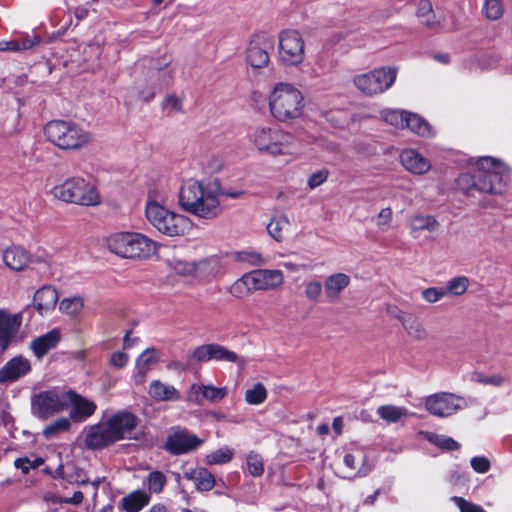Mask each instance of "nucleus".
I'll list each match as a JSON object with an SVG mask.
<instances>
[{
	"mask_svg": "<svg viewBox=\"0 0 512 512\" xmlns=\"http://www.w3.org/2000/svg\"><path fill=\"white\" fill-rule=\"evenodd\" d=\"M472 167L473 173H462L457 178V185L463 192L502 195L506 191L511 169L501 159L482 156L472 161Z\"/></svg>",
	"mask_w": 512,
	"mask_h": 512,
	"instance_id": "nucleus-1",
	"label": "nucleus"
},
{
	"mask_svg": "<svg viewBox=\"0 0 512 512\" xmlns=\"http://www.w3.org/2000/svg\"><path fill=\"white\" fill-rule=\"evenodd\" d=\"M167 193L162 186L147 189L144 214L147 222L160 234L175 238L187 235L193 227L192 220L167 207Z\"/></svg>",
	"mask_w": 512,
	"mask_h": 512,
	"instance_id": "nucleus-2",
	"label": "nucleus"
},
{
	"mask_svg": "<svg viewBox=\"0 0 512 512\" xmlns=\"http://www.w3.org/2000/svg\"><path fill=\"white\" fill-rule=\"evenodd\" d=\"M178 205L199 219H215L223 211L219 185L216 182L188 179L180 186Z\"/></svg>",
	"mask_w": 512,
	"mask_h": 512,
	"instance_id": "nucleus-3",
	"label": "nucleus"
},
{
	"mask_svg": "<svg viewBox=\"0 0 512 512\" xmlns=\"http://www.w3.org/2000/svg\"><path fill=\"white\" fill-rule=\"evenodd\" d=\"M248 140L253 148L262 155L272 158L297 159L300 149L295 136L276 125L259 124L251 128Z\"/></svg>",
	"mask_w": 512,
	"mask_h": 512,
	"instance_id": "nucleus-4",
	"label": "nucleus"
},
{
	"mask_svg": "<svg viewBox=\"0 0 512 512\" xmlns=\"http://www.w3.org/2000/svg\"><path fill=\"white\" fill-rule=\"evenodd\" d=\"M139 425L136 415L120 411L103 418L98 424L85 430V444L91 449L102 448L111 443L135 437Z\"/></svg>",
	"mask_w": 512,
	"mask_h": 512,
	"instance_id": "nucleus-5",
	"label": "nucleus"
},
{
	"mask_svg": "<svg viewBox=\"0 0 512 512\" xmlns=\"http://www.w3.org/2000/svg\"><path fill=\"white\" fill-rule=\"evenodd\" d=\"M266 100L270 115L279 123L291 124L304 115V94L291 82L274 83L268 91Z\"/></svg>",
	"mask_w": 512,
	"mask_h": 512,
	"instance_id": "nucleus-6",
	"label": "nucleus"
},
{
	"mask_svg": "<svg viewBox=\"0 0 512 512\" xmlns=\"http://www.w3.org/2000/svg\"><path fill=\"white\" fill-rule=\"evenodd\" d=\"M107 247L121 258L142 260L156 255L159 245L143 233L124 231L111 234L107 238Z\"/></svg>",
	"mask_w": 512,
	"mask_h": 512,
	"instance_id": "nucleus-7",
	"label": "nucleus"
},
{
	"mask_svg": "<svg viewBox=\"0 0 512 512\" xmlns=\"http://www.w3.org/2000/svg\"><path fill=\"white\" fill-rule=\"evenodd\" d=\"M46 139L63 151H78L92 140L89 131L72 121L52 120L44 127Z\"/></svg>",
	"mask_w": 512,
	"mask_h": 512,
	"instance_id": "nucleus-8",
	"label": "nucleus"
},
{
	"mask_svg": "<svg viewBox=\"0 0 512 512\" xmlns=\"http://www.w3.org/2000/svg\"><path fill=\"white\" fill-rule=\"evenodd\" d=\"M53 197L82 206H97L101 197L96 187L82 177H71L51 189Z\"/></svg>",
	"mask_w": 512,
	"mask_h": 512,
	"instance_id": "nucleus-9",
	"label": "nucleus"
},
{
	"mask_svg": "<svg viewBox=\"0 0 512 512\" xmlns=\"http://www.w3.org/2000/svg\"><path fill=\"white\" fill-rule=\"evenodd\" d=\"M284 276L280 270L259 269L244 274L229 288L230 294L235 298H244L257 290H273L283 284Z\"/></svg>",
	"mask_w": 512,
	"mask_h": 512,
	"instance_id": "nucleus-10",
	"label": "nucleus"
},
{
	"mask_svg": "<svg viewBox=\"0 0 512 512\" xmlns=\"http://www.w3.org/2000/svg\"><path fill=\"white\" fill-rule=\"evenodd\" d=\"M396 66H380L353 77V84L362 94L374 97L388 91L396 82Z\"/></svg>",
	"mask_w": 512,
	"mask_h": 512,
	"instance_id": "nucleus-11",
	"label": "nucleus"
},
{
	"mask_svg": "<svg viewBox=\"0 0 512 512\" xmlns=\"http://www.w3.org/2000/svg\"><path fill=\"white\" fill-rule=\"evenodd\" d=\"M278 61L288 68L302 65L306 59V44L303 35L295 29L282 30L278 35Z\"/></svg>",
	"mask_w": 512,
	"mask_h": 512,
	"instance_id": "nucleus-12",
	"label": "nucleus"
},
{
	"mask_svg": "<svg viewBox=\"0 0 512 512\" xmlns=\"http://www.w3.org/2000/svg\"><path fill=\"white\" fill-rule=\"evenodd\" d=\"M67 390L53 387L31 396V413L40 420H48L66 411Z\"/></svg>",
	"mask_w": 512,
	"mask_h": 512,
	"instance_id": "nucleus-13",
	"label": "nucleus"
},
{
	"mask_svg": "<svg viewBox=\"0 0 512 512\" xmlns=\"http://www.w3.org/2000/svg\"><path fill=\"white\" fill-rule=\"evenodd\" d=\"M466 400L458 395L439 392L424 399L426 410L437 417H448L466 407Z\"/></svg>",
	"mask_w": 512,
	"mask_h": 512,
	"instance_id": "nucleus-14",
	"label": "nucleus"
},
{
	"mask_svg": "<svg viewBox=\"0 0 512 512\" xmlns=\"http://www.w3.org/2000/svg\"><path fill=\"white\" fill-rule=\"evenodd\" d=\"M274 42L270 36L262 33L254 35L248 42L245 50L246 63L255 69L264 68L269 63V52Z\"/></svg>",
	"mask_w": 512,
	"mask_h": 512,
	"instance_id": "nucleus-15",
	"label": "nucleus"
},
{
	"mask_svg": "<svg viewBox=\"0 0 512 512\" xmlns=\"http://www.w3.org/2000/svg\"><path fill=\"white\" fill-rule=\"evenodd\" d=\"M22 325V313H10L0 309V349L6 350L12 343L21 341L19 337Z\"/></svg>",
	"mask_w": 512,
	"mask_h": 512,
	"instance_id": "nucleus-16",
	"label": "nucleus"
},
{
	"mask_svg": "<svg viewBox=\"0 0 512 512\" xmlns=\"http://www.w3.org/2000/svg\"><path fill=\"white\" fill-rule=\"evenodd\" d=\"M67 396L66 410L69 411L68 418L72 422H84L95 413L97 405L94 401L76 393L73 390H67Z\"/></svg>",
	"mask_w": 512,
	"mask_h": 512,
	"instance_id": "nucleus-17",
	"label": "nucleus"
},
{
	"mask_svg": "<svg viewBox=\"0 0 512 512\" xmlns=\"http://www.w3.org/2000/svg\"><path fill=\"white\" fill-rule=\"evenodd\" d=\"M399 162L405 171L415 176L426 175L432 169L431 161L415 148L402 149Z\"/></svg>",
	"mask_w": 512,
	"mask_h": 512,
	"instance_id": "nucleus-18",
	"label": "nucleus"
},
{
	"mask_svg": "<svg viewBox=\"0 0 512 512\" xmlns=\"http://www.w3.org/2000/svg\"><path fill=\"white\" fill-rule=\"evenodd\" d=\"M203 443L204 439H200L197 435L186 430H181L168 436L165 448L170 453L178 455L196 450Z\"/></svg>",
	"mask_w": 512,
	"mask_h": 512,
	"instance_id": "nucleus-19",
	"label": "nucleus"
},
{
	"mask_svg": "<svg viewBox=\"0 0 512 512\" xmlns=\"http://www.w3.org/2000/svg\"><path fill=\"white\" fill-rule=\"evenodd\" d=\"M32 370L31 360L23 355L9 359L0 368V383H13L27 376Z\"/></svg>",
	"mask_w": 512,
	"mask_h": 512,
	"instance_id": "nucleus-20",
	"label": "nucleus"
},
{
	"mask_svg": "<svg viewBox=\"0 0 512 512\" xmlns=\"http://www.w3.org/2000/svg\"><path fill=\"white\" fill-rule=\"evenodd\" d=\"M191 360L207 362L211 360L237 363L239 357L233 351L218 344H208L197 347L191 354Z\"/></svg>",
	"mask_w": 512,
	"mask_h": 512,
	"instance_id": "nucleus-21",
	"label": "nucleus"
},
{
	"mask_svg": "<svg viewBox=\"0 0 512 512\" xmlns=\"http://www.w3.org/2000/svg\"><path fill=\"white\" fill-rule=\"evenodd\" d=\"M227 394L228 389L225 386L192 384L187 392L186 400L196 404H199L202 399L214 402L223 399Z\"/></svg>",
	"mask_w": 512,
	"mask_h": 512,
	"instance_id": "nucleus-22",
	"label": "nucleus"
},
{
	"mask_svg": "<svg viewBox=\"0 0 512 512\" xmlns=\"http://www.w3.org/2000/svg\"><path fill=\"white\" fill-rule=\"evenodd\" d=\"M350 283V276L343 272H337L327 276L324 281V293L327 301H338L342 292L350 285Z\"/></svg>",
	"mask_w": 512,
	"mask_h": 512,
	"instance_id": "nucleus-23",
	"label": "nucleus"
},
{
	"mask_svg": "<svg viewBox=\"0 0 512 512\" xmlns=\"http://www.w3.org/2000/svg\"><path fill=\"white\" fill-rule=\"evenodd\" d=\"M58 301V292L51 285H45L38 289L34 294V307L40 315L49 314L56 306Z\"/></svg>",
	"mask_w": 512,
	"mask_h": 512,
	"instance_id": "nucleus-24",
	"label": "nucleus"
},
{
	"mask_svg": "<svg viewBox=\"0 0 512 512\" xmlns=\"http://www.w3.org/2000/svg\"><path fill=\"white\" fill-rule=\"evenodd\" d=\"M61 340V333L54 328L47 333L35 338L30 343V349L37 359H41L48 351L55 348Z\"/></svg>",
	"mask_w": 512,
	"mask_h": 512,
	"instance_id": "nucleus-25",
	"label": "nucleus"
},
{
	"mask_svg": "<svg viewBox=\"0 0 512 512\" xmlns=\"http://www.w3.org/2000/svg\"><path fill=\"white\" fill-rule=\"evenodd\" d=\"M3 261L9 269L13 271H22L30 263L31 256L24 248L11 246L3 252Z\"/></svg>",
	"mask_w": 512,
	"mask_h": 512,
	"instance_id": "nucleus-26",
	"label": "nucleus"
},
{
	"mask_svg": "<svg viewBox=\"0 0 512 512\" xmlns=\"http://www.w3.org/2000/svg\"><path fill=\"white\" fill-rule=\"evenodd\" d=\"M290 227V217L287 213L282 211L275 212L266 225L269 236L277 242L283 240L285 234L289 232Z\"/></svg>",
	"mask_w": 512,
	"mask_h": 512,
	"instance_id": "nucleus-27",
	"label": "nucleus"
},
{
	"mask_svg": "<svg viewBox=\"0 0 512 512\" xmlns=\"http://www.w3.org/2000/svg\"><path fill=\"white\" fill-rule=\"evenodd\" d=\"M184 477L193 481L197 490L200 491H209L215 485V478L213 474L203 467L185 470Z\"/></svg>",
	"mask_w": 512,
	"mask_h": 512,
	"instance_id": "nucleus-28",
	"label": "nucleus"
},
{
	"mask_svg": "<svg viewBox=\"0 0 512 512\" xmlns=\"http://www.w3.org/2000/svg\"><path fill=\"white\" fill-rule=\"evenodd\" d=\"M149 395L156 401H178L180 392L172 385L154 380L149 385Z\"/></svg>",
	"mask_w": 512,
	"mask_h": 512,
	"instance_id": "nucleus-29",
	"label": "nucleus"
},
{
	"mask_svg": "<svg viewBox=\"0 0 512 512\" xmlns=\"http://www.w3.org/2000/svg\"><path fill=\"white\" fill-rule=\"evenodd\" d=\"M159 359V352L154 348H147L143 351L136 360V374L135 381L142 382L145 374L150 370L151 365L156 363Z\"/></svg>",
	"mask_w": 512,
	"mask_h": 512,
	"instance_id": "nucleus-30",
	"label": "nucleus"
},
{
	"mask_svg": "<svg viewBox=\"0 0 512 512\" xmlns=\"http://www.w3.org/2000/svg\"><path fill=\"white\" fill-rule=\"evenodd\" d=\"M405 128L424 138L432 137L435 134L432 126L424 118L412 112H408Z\"/></svg>",
	"mask_w": 512,
	"mask_h": 512,
	"instance_id": "nucleus-31",
	"label": "nucleus"
},
{
	"mask_svg": "<svg viewBox=\"0 0 512 512\" xmlns=\"http://www.w3.org/2000/svg\"><path fill=\"white\" fill-rule=\"evenodd\" d=\"M407 225L410 232L416 234L421 231L433 232L438 228L439 223L431 215L415 214L409 218Z\"/></svg>",
	"mask_w": 512,
	"mask_h": 512,
	"instance_id": "nucleus-32",
	"label": "nucleus"
},
{
	"mask_svg": "<svg viewBox=\"0 0 512 512\" xmlns=\"http://www.w3.org/2000/svg\"><path fill=\"white\" fill-rule=\"evenodd\" d=\"M365 462L366 455L360 448H356L344 456L345 465L348 468L355 470L360 476L366 475L371 470V466L366 465Z\"/></svg>",
	"mask_w": 512,
	"mask_h": 512,
	"instance_id": "nucleus-33",
	"label": "nucleus"
},
{
	"mask_svg": "<svg viewBox=\"0 0 512 512\" xmlns=\"http://www.w3.org/2000/svg\"><path fill=\"white\" fill-rule=\"evenodd\" d=\"M149 501L150 496L146 492L135 490L122 498V507L126 512H139Z\"/></svg>",
	"mask_w": 512,
	"mask_h": 512,
	"instance_id": "nucleus-34",
	"label": "nucleus"
},
{
	"mask_svg": "<svg viewBox=\"0 0 512 512\" xmlns=\"http://www.w3.org/2000/svg\"><path fill=\"white\" fill-rule=\"evenodd\" d=\"M72 426V421L68 417H60L45 426L42 435L46 440L57 438L60 434L68 432Z\"/></svg>",
	"mask_w": 512,
	"mask_h": 512,
	"instance_id": "nucleus-35",
	"label": "nucleus"
},
{
	"mask_svg": "<svg viewBox=\"0 0 512 512\" xmlns=\"http://www.w3.org/2000/svg\"><path fill=\"white\" fill-rule=\"evenodd\" d=\"M408 112L402 109L385 108L380 111V117L388 125L397 129H404Z\"/></svg>",
	"mask_w": 512,
	"mask_h": 512,
	"instance_id": "nucleus-36",
	"label": "nucleus"
},
{
	"mask_svg": "<svg viewBox=\"0 0 512 512\" xmlns=\"http://www.w3.org/2000/svg\"><path fill=\"white\" fill-rule=\"evenodd\" d=\"M235 451L229 446H221L206 454L204 461L207 465H223L229 463L234 457Z\"/></svg>",
	"mask_w": 512,
	"mask_h": 512,
	"instance_id": "nucleus-37",
	"label": "nucleus"
},
{
	"mask_svg": "<svg viewBox=\"0 0 512 512\" xmlns=\"http://www.w3.org/2000/svg\"><path fill=\"white\" fill-rule=\"evenodd\" d=\"M84 306L83 299L80 296L63 298L59 303V311L71 318H76Z\"/></svg>",
	"mask_w": 512,
	"mask_h": 512,
	"instance_id": "nucleus-38",
	"label": "nucleus"
},
{
	"mask_svg": "<svg viewBox=\"0 0 512 512\" xmlns=\"http://www.w3.org/2000/svg\"><path fill=\"white\" fill-rule=\"evenodd\" d=\"M417 15L422 24L428 28L434 29L440 25V20L433 12L432 4L427 0H423L419 3Z\"/></svg>",
	"mask_w": 512,
	"mask_h": 512,
	"instance_id": "nucleus-39",
	"label": "nucleus"
},
{
	"mask_svg": "<svg viewBox=\"0 0 512 512\" xmlns=\"http://www.w3.org/2000/svg\"><path fill=\"white\" fill-rule=\"evenodd\" d=\"M470 285V280L466 276H456L449 279L444 288L446 296H461L463 295Z\"/></svg>",
	"mask_w": 512,
	"mask_h": 512,
	"instance_id": "nucleus-40",
	"label": "nucleus"
},
{
	"mask_svg": "<svg viewBox=\"0 0 512 512\" xmlns=\"http://www.w3.org/2000/svg\"><path fill=\"white\" fill-rule=\"evenodd\" d=\"M481 12L490 21L500 19L504 14L503 0H484Z\"/></svg>",
	"mask_w": 512,
	"mask_h": 512,
	"instance_id": "nucleus-41",
	"label": "nucleus"
},
{
	"mask_svg": "<svg viewBox=\"0 0 512 512\" xmlns=\"http://www.w3.org/2000/svg\"><path fill=\"white\" fill-rule=\"evenodd\" d=\"M266 398L267 390L260 382L245 391V401L250 405H260L265 402Z\"/></svg>",
	"mask_w": 512,
	"mask_h": 512,
	"instance_id": "nucleus-42",
	"label": "nucleus"
},
{
	"mask_svg": "<svg viewBox=\"0 0 512 512\" xmlns=\"http://www.w3.org/2000/svg\"><path fill=\"white\" fill-rule=\"evenodd\" d=\"M377 412L382 419L388 422H396L407 414L405 408L394 405L380 406Z\"/></svg>",
	"mask_w": 512,
	"mask_h": 512,
	"instance_id": "nucleus-43",
	"label": "nucleus"
},
{
	"mask_svg": "<svg viewBox=\"0 0 512 512\" xmlns=\"http://www.w3.org/2000/svg\"><path fill=\"white\" fill-rule=\"evenodd\" d=\"M426 438L429 442L435 446L445 450H457L459 449V443L451 437L439 435L435 433H427Z\"/></svg>",
	"mask_w": 512,
	"mask_h": 512,
	"instance_id": "nucleus-44",
	"label": "nucleus"
},
{
	"mask_svg": "<svg viewBox=\"0 0 512 512\" xmlns=\"http://www.w3.org/2000/svg\"><path fill=\"white\" fill-rule=\"evenodd\" d=\"M166 483V476L160 471H153L148 474L144 485L151 493H160Z\"/></svg>",
	"mask_w": 512,
	"mask_h": 512,
	"instance_id": "nucleus-45",
	"label": "nucleus"
},
{
	"mask_svg": "<svg viewBox=\"0 0 512 512\" xmlns=\"http://www.w3.org/2000/svg\"><path fill=\"white\" fill-rule=\"evenodd\" d=\"M324 285L319 280L312 279L305 283L304 295L307 300L318 303L320 301Z\"/></svg>",
	"mask_w": 512,
	"mask_h": 512,
	"instance_id": "nucleus-46",
	"label": "nucleus"
},
{
	"mask_svg": "<svg viewBox=\"0 0 512 512\" xmlns=\"http://www.w3.org/2000/svg\"><path fill=\"white\" fill-rule=\"evenodd\" d=\"M246 462L248 471L252 476L258 477L263 474L264 463L260 455L254 452H250L247 455Z\"/></svg>",
	"mask_w": 512,
	"mask_h": 512,
	"instance_id": "nucleus-47",
	"label": "nucleus"
},
{
	"mask_svg": "<svg viewBox=\"0 0 512 512\" xmlns=\"http://www.w3.org/2000/svg\"><path fill=\"white\" fill-rule=\"evenodd\" d=\"M393 219V211L390 207L382 208L375 217V224L377 228L385 232L391 227Z\"/></svg>",
	"mask_w": 512,
	"mask_h": 512,
	"instance_id": "nucleus-48",
	"label": "nucleus"
},
{
	"mask_svg": "<svg viewBox=\"0 0 512 512\" xmlns=\"http://www.w3.org/2000/svg\"><path fill=\"white\" fill-rule=\"evenodd\" d=\"M422 298L429 304H434L446 296L443 287H428L421 291Z\"/></svg>",
	"mask_w": 512,
	"mask_h": 512,
	"instance_id": "nucleus-49",
	"label": "nucleus"
},
{
	"mask_svg": "<svg viewBox=\"0 0 512 512\" xmlns=\"http://www.w3.org/2000/svg\"><path fill=\"white\" fill-rule=\"evenodd\" d=\"M451 501L454 502L460 512H486L480 505L470 502L463 497L453 496Z\"/></svg>",
	"mask_w": 512,
	"mask_h": 512,
	"instance_id": "nucleus-50",
	"label": "nucleus"
},
{
	"mask_svg": "<svg viewBox=\"0 0 512 512\" xmlns=\"http://www.w3.org/2000/svg\"><path fill=\"white\" fill-rule=\"evenodd\" d=\"M43 462V459L40 457H34L33 459L24 457L16 459L14 465L16 468L21 469L22 472L26 474L31 468H37L42 465Z\"/></svg>",
	"mask_w": 512,
	"mask_h": 512,
	"instance_id": "nucleus-51",
	"label": "nucleus"
},
{
	"mask_svg": "<svg viewBox=\"0 0 512 512\" xmlns=\"http://www.w3.org/2000/svg\"><path fill=\"white\" fill-rule=\"evenodd\" d=\"M470 466L476 473L484 474L490 470L491 462L485 456H475L471 458Z\"/></svg>",
	"mask_w": 512,
	"mask_h": 512,
	"instance_id": "nucleus-52",
	"label": "nucleus"
},
{
	"mask_svg": "<svg viewBox=\"0 0 512 512\" xmlns=\"http://www.w3.org/2000/svg\"><path fill=\"white\" fill-rule=\"evenodd\" d=\"M163 108L169 113V114H176L182 111V98L170 95L167 96L165 101L163 102Z\"/></svg>",
	"mask_w": 512,
	"mask_h": 512,
	"instance_id": "nucleus-53",
	"label": "nucleus"
},
{
	"mask_svg": "<svg viewBox=\"0 0 512 512\" xmlns=\"http://www.w3.org/2000/svg\"><path fill=\"white\" fill-rule=\"evenodd\" d=\"M329 171L327 169H321L311 174L308 179V186L310 189H315L325 183L328 179Z\"/></svg>",
	"mask_w": 512,
	"mask_h": 512,
	"instance_id": "nucleus-54",
	"label": "nucleus"
},
{
	"mask_svg": "<svg viewBox=\"0 0 512 512\" xmlns=\"http://www.w3.org/2000/svg\"><path fill=\"white\" fill-rule=\"evenodd\" d=\"M240 259L254 266L265 264L264 257L257 251H246L240 254Z\"/></svg>",
	"mask_w": 512,
	"mask_h": 512,
	"instance_id": "nucleus-55",
	"label": "nucleus"
},
{
	"mask_svg": "<svg viewBox=\"0 0 512 512\" xmlns=\"http://www.w3.org/2000/svg\"><path fill=\"white\" fill-rule=\"evenodd\" d=\"M202 263H188L183 261H178L175 264V270L177 273L182 275H190L196 273Z\"/></svg>",
	"mask_w": 512,
	"mask_h": 512,
	"instance_id": "nucleus-56",
	"label": "nucleus"
},
{
	"mask_svg": "<svg viewBox=\"0 0 512 512\" xmlns=\"http://www.w3.org/2000/svg\"><path fill=\"white\" fill-rule=\"evenodd\" d=\"M129 362V355L123 351H116L110 357V364L118 369L124 368Z\"/></svg>",
	"mask_w": 512,
	"mask_h": 512,
	"instance_id": "nucleus-57",
	"label": "nucleus"
},
{
	"mask_svg": "<svg viewBox=\"0 0 512 512\" xmlns=\"http://www.w3.org/2000/svg\"><path fill=\"white\" fill-rule=\"evenodd\" d=\"M315 146L321 148L322 150L332 152L336 149V145L325 139L324 137H315L312 142Z\"/></svg>",
	"mask_w": 512,
	"mask_h": 512,
	"instance_id": "nucleus-58",
	"label": "nucleus"
},
{
	"mask_svg": "<svg viewBox=\"0 0 512 512\" xmlns=\"http://www.w3.org/2000/svg\"><path fill=\"white\" fill-rule=\"evenodd\" d=\"M40 40V37L37 35L25 36L22 41H20L21 50H27L34 47L40 43Z\"/></svg>",
	"mask_w": 512,
	"mask_h": 512,
	"instance_id": "nucleus-59",
	"label": "nucleus"
},
{
	"mask_svg": "<svg viewBox=\"0 0 512 512\" xmlns=\"http://www.w3.org/2000/svg\"><path fill=\"white\" fill-rule=\"evenodd\" d=\"M0 51H20V41L19 40H8L0 42Z\"/></svg>",
	"mask_w": 512,
	"mask_h": 512,
	"instance_id": "nucleus-60",
	"label": "nucleus"
},
{
	"mask_svg": "<svg viewBox=\"0 0 512 512\" xmlns=\"http://www.w3.org/2000/svg\"><path fill=\"white\" fill-rule=\"evenodd\" d=\"M65 478L70 484L87 485L89 483L87 477L80 473L70 474Z\"/></svg>",
	"mask_w": 512,
	"mask_h": 512,
	"instance_id": "nucleus-61",
	"label": "nucleus"
},
{
	"mask_svg": "<svg viewBox=\"0 0 512 512\" xmlns=\"http://www.w3.org/2000/svg\"><path fill=\"white\" fill-rule=\"evenodd\" d=\"M481 382L493 386H501L504 383V377L500 374H495L492 376L483 377Z\"/></svg>",
	"mask_w": 512,
	"mask_h": 512,
	"instance_id": "nucleus-62",
	"label": "nucleus"
},
{
	"mask_svg": "<svg viewBox=\"0 0 512 512\" xmlns=\"http://www.w3.org/2000/svg\"><path fill=\"white\" fill-rule=\"evenodd\" d=\"M244 194V191L241 189H224L220 190V196H226L228 198L236 199L241 197Z\"/></svg>",
	"mask_w": 512,
	"mask_h": 512,
	"instance_id": "nucleus-63",
	"label": "nucleus"
},
{
	"mask_svg": "<svg viewBox=\"0 0 512 512\" xmlns=\"http://www.w3.org/2000/svg\"><path fill=\"white\" fill-rule=\"evenodd\" d=\"M282 265L284 268L291 272H298L301 269H307V266L305 264H297L290 261L284 262Z\"/></svg>",
	"mask_w": 512,
	"mask_h": 512,
	"instance_id": "nucleus-64",
	"label": "nucleus"
}]
</instances>
